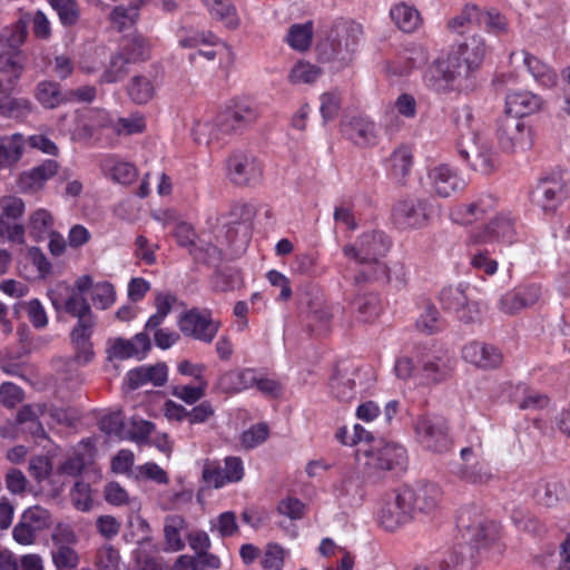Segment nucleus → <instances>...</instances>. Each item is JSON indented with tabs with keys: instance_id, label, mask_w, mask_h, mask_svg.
<instances>
[{
	"instance_id": "nucleus-1",
	"label": "nucleus",
	"mask_w": 570,
	"mask_h": 570,
	"mask_svg": "<svg viewBox=\"0 0 570 570\" xmlns=\"http://www.w3.org/2000/svg\"><path fill=\"white\" fill-rule=\"evenodd\" d=\"M487 52L484 40L471 36L461 42L445 59H438L426 70L425 83L435 91L450 87L458 90L474 88L472 73L480 67Z\"/></svg>"
},
{
	"instance_id": "nucleus-2",
	"label": "nucleus",
	"mask_w": 570,
	"mask_h": 570,
	"mask_svg": "<svg viewBox=\"0 0 570 570\" xmlns=\"http://www.w3.org/2000/svg\"><path fill=\"white\" fill-rule=\"evenodd\" d=\"M259 118L258 109L247 101H235L210 119L195 122L193 135L198 144H210L239 132Z\"/></svg>"
},
{
	"instance_id": "nucleus-3",
	"label": "nucleus",
	"mask_w": 570,
	"mask_h": 570,
	"mask_svg": "<svg viewBox=\"0 0 570 570\" xmlns=\"http://www.w3.org/2000/svg\"><path fill=\"white\" fill-rule=\"evenodd\" d=\"M361 36L360 23L348 19H337L318 45L321 59L333 63L336 70L347 67L354 58Z\"/></svg>"
},
{
	"instance_id": "nucleus-4",
	"label": "nucleus",
	"mask_w": 570,
	"mask_h": 570,
	"mask_svg": "<svg viewBox=\"0 0 570 570\" xmlns=\"http://www.w3.org/2000/svg\"><path fill=\"white\" fill-rule=\"evenodd\" d=\"M456 147L459 155L473 170L488 175L495 169L498 154L483 131H462Z\"/></svg>"
},
{
	"instance_id": "nucleus-5",
	"label": "nucleus",
	"mask_w": 570,
	"mask_h": 570,
	"mask_svg": "<svg viewBox=\"0 0 570 570\" xmlns=\"http://www.w3.org/2000/svg\"><path fill=\"white\" fill-rule=\"evenodd\" d=\"M434 207L430 199L416 195H406L395 202L392 208V222L402 230L422 229L433 217Z\"/></svg>"
},
{
	"instance_id": "nucleus-6",
	"label": "nucleus",
	"mask_w": 570,
	"mask_h": 570,
	"mask_svg": "<svg viewBox=\"0 0 570 570\" xmlns=\"http://www.w3.org/2000/svg\"><path fill=\"white\" fill-rule=\"evenodd\" d=\"M357 460L370 473H377L402 466L406 462V451L392 442L365 443L357 449Z\"/></svg>"
},
{
	"instance_id": "nucleus-7",
	"label": "nucleus",
	"mask_w": 570,
	"mask_h": 570,
	"mask_svg": "<svg viewBox=\"0 0 570 570\" xmlns=\"http://www.w3.org/2000/svg\"><path fill=\"white\" fill-rule=\"evenodd\" d=\"M497 138L503 151L521 153L533 144L532 130L521 118L504 115L498 121Z\"/></svg>"
},
{
	"instance_id": "nucleus-8",
	"label": "nucleus",
	"mask_w": 570,
	"mask_h": 570,
	"mask_svg": "<svg viewBox=\"0 0 570 570\" xmlns=\"http://www.w3.org/2000/svg\"><path fill=\"white\" fill-rule=\"evenodd\" d=\"M570 196V185L558 174L541 178L531 193L534 206L553 214Z\"/></svg>"
},
{
	"instance_id": "nucleus-9",
	"label": "nucleus",
	"mask_w": 570,
	"mask_h": 570,
	"mask_svg": "<svg viewBox=\"0 0 570 570\" xmlns=\"http://www.w3.org/2000/svg\"><path fill=\"white\" fill-rule=\"evenodd\" d=\"M177 325L185 336L207 344L214 341L220 328V322L214 318L208 309L199 308H191L183 313Z\"/></svg>"
},
{
	"instance_id": "nucleus-10",
	"label": "nucleus",
	"mask_w": 570,
	"mask_h": 570,
	"mask_svg": "<svg viewBox=\"0 0 570 570\" xmlns=\"http://www.w3.org/2000/svg\"><path fill=\"white\" fill-rule=\"evenodd\" d=\"M414 432L420 444L435 453L451 448L448 423L439 416L422 415L414 423Z\"/></svg>"
},
{
	"instance_id": "nucleus-11",
	"label": "nucleus",
	"mask_w": 570,
	"mask_h": 570,
	"mask_svg": "<svg viewBox=\"0 0 570 570\" xmlns=\"http://www.w3.org/2000/svg\"><path fill=\"white\" fill-rule=\"evenodd\" d=\"M379 523L387 531H395L413 519L410 497L403 488L386 494L377 514Z\"/></svg>"
},
{
	"instance_id": "nucleus-12",
	"label": "nucleus",
	"mask_w": 570,
	"mask_h": 570,
	"mask_svg": "<svg viewBox=\"0 0 570 570\" xmlns=\"http://www.w3.org/2000/svg\"><path fill=\"white\" fill-rule=\"evenodd\" d=\"M515 240L514 219L508 213H501L483 228L470 233L473 245H510Z\"/></svg>"
},
{
	"instance_id": "nucleus-13",
	"label": "nucleus",
	"mask_w": 570,
	"mask_h": 570,
	"mask_svg": "<svg viewBox=\"0 0 570 570\" xmlns=\"http://www.w3.org/2000/svg\"><path fill=\"white\" fill-rule=\"evenodd\" d=\"M466 284H456L443 287L439 298L444 309L455 313L458 320L471 324L479 320L480 309L476 302L469 298Z\"/></svg>"
},
{
	"instance_id": "nucleus-14",
	"label": "nucleus",
	"mask_w": 570,
	"mask_h": 570,
	"mask_svg": "<svg viewBox=\"0 0 570 570\" xmlns=\"http://www.w3.org/2000/svg\"><path fill=\"white\" fill-rule=\"evenodd\" d=\"M421 185L429 193L441 198L451 197L465 187L459 173L446 164L430 167L425 177L421 179Z\"/></svg>"
},
{
	"instance_id": "nucleus-15",
	"label": "nucleus",
	"mask_w": 570,
	"mask_h": 570,
	"mask_svg": "<svg viewBox=\"0 0 570 570\" xmlns=\"http://www.w3.org/2000/svg\"><path fill=\"white\" fill-rule=\"evenodd\" d=\"M390 238L383 232H367L362 234L354 245L348 244L343 247L346 257L356 263H367L383 257L390 249Z\"/></svg>"
},
{
	"instance_id": "nucleus-16",
	"label": "nucleus",
	"mask_w": 570,
	"mask_h": 570,
	"mask_svg": "<svg viewBox=\"0 0 570 570\" xmlns=\"http://www.w3.org/2000/svg\"><path fill=\"white\" fill-rule=\"evenodd\" d=\"M226 176L237 186H252L262 178V167L257 159L245 151H234L226 160Z\"/></svg>"
},
{
	"instance_id": "nucleus-17",
	"label": "nucleus",
	"mask_w": 570,
	"mask_h": 570,
	"mask_svg": "<svg viewBox=\"0 0 570 570\" xmlns=\"http://www.w3.org/2000/svg\"><path fill=\"white\" fill-rule=\"evenodd\" d=\"M542 291L538 284H525L502 294L497 303L501 314L514 316L523 309L535 305L541 298Z\"/></svg>"
},
{
	"instance_id": "nucleus-18",
	"label": "nucleus",
	"mask_w": 570,
	"mask_h": 570,
	"mask_svg": "<svg viewBox=\"0 0 570 570\" xmlns=\"http://www.w3.org/2000/svg\"><path fill=\"white\" fill-rule=\"evenodd\" d=\"M224 463V466L216 462L205 463L203 480L208 487L219 489L227 483H236L243 480L245 470L240 458L227 456Z\"/></svg>"
},
{
	"instance_id": "nucleus-19",
	"label": "nucleus",
	"mask_w": 570,
	"mask_h": 570,
	"mask_svg": "<svg viewBox=\"0 0 570 570\" xmlns=\"http://www.w3.org/2000/svg\"><path fill=\"white\" fill-rule=\"evenodd\" d=\"M456 525L468 543L480 544L489 537L490 528L476 507H463L456 518Z\"/></svg>"
},
{
	"instance_id": "nucleus-20",
	"label": "nucleus",
	"mask_w": 570,
	"mask_h": 570,
	"mask_svg": "<svg viewBox=\"0 0 570 570\" xmlns=\"http://www.w3.org/2000/svg\"><path fill=\"white\" fill-rule=\"evenodd\" d=\"M24 70V57L21 50L0 51V94L10 95Z\"/></svg>"
},
{
	"instance_id": "nucleus-21",
	"label": "nucleus",
	"mask_w": 570,
	"mask_h": 570,
	"mask_svg": "<svg viewBox=\"0 0 570 570\" xmlns=\"http://www.w3.org/2000/svg\"><path fill=\"white\" fill-rule=\"evenodd\" d=\"M405 494L410 497V507L412 514L420 512L430 514L436 511L442 500V490L433 483L420 484L416 488H403Z\"/></svg>"
},
{
	"instance_id": "nucleus-22",
	"label": "nucleus",
	"mask_w": 570,
	"mask_h": 570,
	"mask_svg": "<svg viewBox=\"0 0 570 570\" xmlns=\"http://www.w3.org/2000/svg\"><path fill=\"white\" fill-rule=\"evenodd\" d=\"M361 264L364 265V268L355 276L357 283L365 281H376L381 283L395 281L399 284L405 283L406 274L403 265L399 263H393L389 266L377 257L376 261Z\"/></svg>"
},
{
	"instance_id": "nucleus-23",
	"label": "nucleus",
	"mask_w": 570,
	"mask_h": 570,
	"mask_svg": "<svg viewBox=\"0 0 570 570\" xmlns=\"http://www.w3.org/2000/svg\"><path fill=\"white\" fill-rule=\"evenodd\" d=\"M465 362L481 370H493L500 366L503 356L500 350L483 342H470L462 350Z\"/></svg>"
},
{
	"instance_id": "nucleus-24",
	"label": "nucleus",
	"mask_w": 570,
	"mask_h": 570,
	"mask_svg": "<svg viewBox=\"0 0 570 570\" xmlns=\"http://www.w3.org/2000/svg\"><path fill=\"white\" fill-rule=\"evenodd\" d=\"M532 498L539 507L553 508L558 503L570 500V480H540L534 483Z\"/></svg>"
},
{
	"instance_id": "nucleus-25",
	"label": "nucleus",
	"mask_w": 570,
	"mask_h": 570,
	"mask_svg": "<svg viewBox=\"0 0 570 570\" xmlns=\"http://www.w3.org/2000/svg\"><path fill=\"white\" fill-rule=\"evenodd\" d=\"M342 130L348 140L361 148L372 147L379 141L377 128L367 117H352L343 124Z\"/></svg>"
},
{
	"instance_id": "nucleus-26",
	"label": "nucleus",
	"mask_w": 570,
	"mask_h": 570,
	"mask_svg": "<svg viewBox=\"0 0 570 570\" xmlns=\"http://www.w3.org/2000/svg\"><path fill=\"white\" fill-rule=\"evenodd\" d=\"M97 324L75 325L70 332V342L73 348L72 361L78 366L89 364L94 356L91 337Z\"/></svg>"
},
{
	"instance_id": "nucleus-27",
	"label": "nucleus",
	"mask_w": 570,
	"mask_h": 570,
	"mask_svg": "<svg viewBox=\"0 0 570 570\" xmlns=\"http://www.w3.org/2000/svg\"><path fill=\"white\" fill-rule=\"evenodd\" d=\"M150 348V340L147 334L138 333L132 340L121 337L109 338L107 342V354L109 360H126L137 356Z\"/></svg>"
},
{
	"instance_id": "nucleus-28",
	"label": "nucleus",
	"mask_w": 570,
	"mask_h": 570,
	"mask_svg": "<svg viewBox=\"0 0 570 570\" xmlns=\"http://www.w3.org/2000/svg\"><path fill=\"white\" fill-rule=\"evenodd\" d=\"M495 205L497 200L493 196L482 195L472 203L458 206L452 213V218L455 223L472 225L483 219L495 208Z\"/></svg>"
},
{
	"instance_id": "nucleus-29",
	"label": "nucleus",
	"mask_w": 570,
	"mask_h": 570,
	"mask_svg": "<svg viewBox=\"0 0 570 570\" xmlns=\"http://www.w3.org/2000/svg\"><path fill=\"white\" fill-rule=\"evenodd\" d=\"M164 542L165 551L178 552L185 548V538L187 539L188 523L179 514H168L164 519Z\"/></svg>"
},
{
	"instance_id": "nucleus-30",
	"label": "nucleus",
	"mask_w": 570,
	"mask_h": 570,
	"mask_svg": "<svg viewBox=\"0 0 570 570\" xmlns=\"http://www.w3.org/2000/svg\"><path fill=\"white\" fill-rule=\"evenodd\" d=\"M510 61L515 66L524 65L531 76L544 87H553L557 83V73L553 69L525 51L512 52Z\"/></svg>"
},
{
	"instance_id": "nucleus-31",
	"label": "nucleus",
	"mask_w": 570,
	"mask_h": 570,
	"mask_svg": "<svg viewBox=\"0 0 570 570\" xmlns=\"http://www.w3.org/2000/svg\"><path fill=\"white\" fill-rule=\"evenodd\" d=\"M542 100L528 90L510 91L505 97V114L519 117L531 115L541 108Z\"/></svg>"
},
{
	"instance_id": "nucleus-32",
	"label": "nucleus",
	"mask_w": 570,
	"mask_h": 570,
	"mask_svg": "<svg viewBox=\"0 0 570 570\" xmlns=\"http://www.w3.org/2000/svg\"><path fill=\"white\" fill-rule=\"evenodd\" d=\"M157 87V75L148 71L134 76L127 85V92L134 102L142 105L154 98Z\"/></svg>"
},
{
	"instance_id": "nucleus-33",
	"label": "nucleus",
	"mask_w": 570,
	"mask_h": 570,
	"mask_svg": "<svg viewBox=\"0 0 570 570\" xmlns=\"http://www.w3.org/2000/svg\"><path fill=\"white\" fill-rule=\"evenodd\" d=\"M167 381V366L165 363H157L153 366H140L127 374V383L131 390H136L147 383L161 386Z\"/></svg>"
},
{
	"instance_id": "nucleus-34",
	"label": "nucleus",
	"mask_w": 570,
	"mask_h": 570,
	"mask_svg": "<svg viewBox=\"0 0 570 570\" xmlns=\"http://www.w3.org/2000/svg\"><path fill=\"white\" fill-rule=\"evenodd\" d=\"M454 361L446 354L429 356L422 360L421 374L428 383H440L450 377Z\"/></svg>"
},
{
	"instance_id": "nucleus-35",
	"label": "nucleus",
	"mask_w": 570,
	"mask_h": 570,
	"mask_svg": "<svg viewBox=\"0 0 570 570\" xmlns=\"http://www.w3.org/2000/svg\"><path fill=\"white\" fill-rule=\"evenodd\" d=\"M33 97L45 109H56L68 102L66 92L52 80L39 81L33 89Z\"/></svg>"
},
{
	"instance_id": "nucleus-36",
	"label": "nucleus",
	"mask_w": 570,
	"mask_h": 570,
	"mask_svg": "<svg viewBox=\"0 0 570 570\" xmlns=\"http://www.w3.org/2000/svg\"><path fill=\"white\" fill-rule=\"evenodd\" d=\"M95 446L90 439L81 441L73 454L68 458L59 468L58 472L70 476H77L83 466L94 458Z\"/></svg>"
},
{
	"instance_id": "nucleus-37",
	"label": "nucleus",
	"mask_w": 570,
	"mask_h": 570,
	"mask_svg": "<svg viewBox=\"0 0 570 570\" xmlns=\"http://www.w3.org/2000/svg\"><path fill=\"white\" fill-rule=\"evenodd\" d=\"M31 21L29 12L19 11L18 19L10 26L0 30V41L6 42L10 49H18L28 38V26Z\"/></svg>"
},
{
	"instance_id": "nucleus-38",
	"label": "nucleus",
	"mask_w": 570,
	"mask_h": 570,
	"mask_svg": "<svg viewBox=\"0 0 570 570\" xmlns=\"http://www.w3.org/2000/svg\"><path fill=\"white\" fill-rule=\"evenodd\" d=\"M212 17L220 21L227 29L240 27V17L230 0H203Z\"/></svg>"
},
{
	"instance_id": "nucleus-39",
	"label": "nucleus",
	"mask_w": 570,
	"mask_h": 570,
	"mask_svg": "<svg viewBox=\"0 0 570 570\" xmlns=\"http://www.w3.org/2000/svg\"><path fill=\"white\" fill-rule=\"evenodd\" d=\"M256 382V372L250 368L229 371L220 376L219 387L226 393H238L253 387Z\"/></svg>"
},
{
	"instance_id": "nucleus-40",
	"label": "nucleus",
	"mask_w": 570,
	"mask_h": 570,
	"mask_svg": "<svg viewBox=\"0 0 570 570\" xmlns=\"http://www.w3.org/2000/svg\"><path fill=\"white\" fill-rule=\"evenodd\" d=\"M453 474L462 482L472 485H484L493 479L491 470L483 463L459 464Z\"/></svg>"
},
{
	"instance_id": "nucleus-41",
	"label": "nucleus",
	"mask_w": 570,
	"mask_h": 570,
	"mask_svg": "<svg viewBox=\"0 0 570 570\" xmlns=\"http://www.w3.org/2000/svg\"><path fill=\"white\" fill-rule=\"evenodd\" d=\"M63 309L66 313L77 318L76 325L97 324V317L83 295L72 292L65 301Z\"/></svg>"
},
{
	"instance_id": "nucleus-42",
	"label": "nucleus",
	"mask_w": 570,
	"mask_h": 570,
	"mask_svg": "<svg viewBox=\"0 0 570 570\" xmlns=\"http://www.w3.org/2000/svg\"><path fill=\"white\" fill-rule=\"evenodd\" d=\"M24 137L21 134L4 136L0 139V168L17 164L23 153Z\"/></svg>"
},
{
	"instance_id": "nucleus-43",
	"label": "nucleus",
	"mask_w": 570,
	"mask_h": 570,
	"mask_svg": "<svg viewBox=\"0 0 570 570\" xmlns=\"http://www.w3.org/2000/svg\"><path fill=\"white\" fill-rule=\"evenodd\" d=\"M395 26L404 32L415 31L422 23L420 12L406 3H397L390 11Z\"/></svg>"
},
{
	"instance_id": "nucleus-44",
	"label": "nucleus",
	"mask_w": 570,
	"mask_h": 570,
	"mask_svg": "<svg viewBox=\"0 0 570 570\" xmlns=\"http://www.w3.org/2000/svg\"><path fill=\"white\" fill-rule=\"evenodd\" d=\"M101 168L107 176L119 184H130L137 177L134 165L108 156L101 163Z\"/></svg>"
},
{
	"instance_id": "nucleus-45",
	"label": "nucleus",
	"mask_w": 570,
	"mask_h": 570,
	"mask_svg": "<svg viewBox=\"0 0 570 570\" xmlns=\"http://www.w3.org/2000/svg\"><path fill=\"white\" fill-rule=\"evenodd\" d=\"M100 126L111 127L119 136H131L145 131L146 120L142 115L136 114L128 117L117 118L116 120L110 118L106 120L104 119L100 122Z\"/></svg>"
},
{
	"instance_id": "nucleus-46",
	"label": "nucleus",
	"mask_w": 570,
	"mask_h": 570,
	"mask_svg": "<svg viewBox=\"0 0 570 570\" xmlns=\"http://www.w3.org/2000/svg\"><path fill=\"white\" fill-rule=\"evenodd\" d=\"M390 161L391 174L393 178L400 185H404L413 165V156L411 149L406 146H400L391 155Z\"/></svg>"
},
{
	"instance_id": "nucleus-47",
	"label": "nucleus",
	"mask_w": 570,
	"mask_h": 570,
	"mask_svg": "<svg viewBox=\"0 0 570 570\" xmlns=\"http://www.w3.org/2000/svg\"><path fill=\"white\" fill-rule=\"evenodd\" d=\"M357 317L363 323H372L382 313V303L376 294H364L354 302Z\"/></svg>"
},
{
	"instance_id": "nucleus-48",
	"label": "nucleus",
	"mask_w": 570,
	"mask_h": 570,
	"mask_svg": "<svg viewBox=\"0 0 570 570\" xmlns=\"http://www.w3.org/2000/svg\"><path fill=\"white\" fill-rule=\"evenodd\" d=\"M4 95L0 98V115L7 118L24 119L32 109V102L27 98H12Z\"/></svg>"
},
{
	"instance_id": "nucleus-49",
	"label": "nucleus",
	"mask_w": 570,
	"mask_h": 570,
	"mask_svg": "<svg viewBox=\"0 0 570 570\" xmlns=\"http://www.w3.org/2000/svg\"><path fill=\"white\" fill-rule=\"evenodd\" d=\"M313 23L311 21L291 26L286 42L297 51H305L312 45Z\"/></svg>"
},
{
	"instance_id": "nucleus-50",
	"label": "nucleus",
	"mask_w": 570,
	"mask_h": 570,
	"mask_svg": "<svg viewBox=\"0 0 570 570\" xmlns=\"http://www.w3.org/2000/svg\"><path fill=\"white\" fill-rule=\"evenodd\" d=\"M322 75V69L308 61H298L292 68L288 79L293 85L314 83Z\"/></svg>"
},
{
	"instance_id": "nucleus-51",
	"label": "nucleus",
	"mask_w": 570,
	"mask_h": 570,
	"mask_svg": "<svg viewBox=\"0 0 570 570\" xmlns=\"http://www.w3.org/2000/svg\"><path fill=\"white\" fill-rule=\"evenodd\" d=\"M24 212V203L12 195L0 197V226L8 225L19 219Z\"/></svg>"
},
{
	"instance_id": "nucleus-52",
	"label": "nucleus",
	"mask_w": 570,
	"mask_h": 570,
	"mask_svg": "<svg viewBox=\"0 0 570 570\" xmlns=\"http://www.w3.org/2000/svg\"><path fill=\"white\" fill-rule=\"evenodd\" d=\"M129 63H131V61L122 51L112 55L101 76V80L108 83L121 80L128 72Z\"/></svg>"
},
{
	"instance_id": "nucleus-53",
	"label": "nucleus",
	"mask_w": 570,
	"mask_h": 570,
	"mask_svg": "<svg viewBox=\"0 0 570 570\" xmlns=\"http://www.w3.org/2000/svg\"><path fill=\"white\" fill-rule=\"evenodd\" d=\"M330 389L333 396L343 402L354 399L356 394L355 380L346 373L335 374L331 379Z\"/></svg>"
},
{
	"instance_id": "nucleus-54",
	"label": "nucleus",
	"mask_w": 570,
	"mask_h": 570,
	"mask_svg": "<svg viewBox=\"0 0 570 570\" xmlns=\"http://www.w3.org/2000/svg\"><path fill=\"white\" fill-rule=\"evenodd\" d=\"M151 50L150 42L140 35H134L122 49V52L131 62L144 61L149 58Z\"/></svg>"
},
{
	"instance_id": "nucleus-55",
	"label": "nucleus",
	"mask_w": 570,
	"mask_h": 570,
	"mask_svg": "<svg viewBox=\"0 0 570 570\" xmlns=\"http://www.w3.org/2000/svg\"><path fill=\"white\" fill-rule=\"evenodd\" d=\"M469 265L472 269L483 273L487 276H493L499 269V263L490 256V253L487 249H475L470 252Z\"/></svg>"
},
{
	"instance_id": "nucleus-56",
	"label": "nucleus",
	"mask_w": 570,
	"mask_h": 570,
	"mask_svg": "<svg viewBox=\"0 0 570 570\" xmlns=\"http://www.w3.org/2000/svg\"><path fill=\"white\" fill-rule=\"evenodd\" d=\"M63 26H73L79 21L80 9L76 0H49Z\"/></svg>"
},
{
	"instance_id": "nucleus-57",
	"label": "nucleus",
	"mask_w": 570,
	"mask_h": 570,
	"mask_svg": "<svg viewBox=\"0 0 570 570\" xmlns=\"http://www.w3.org/2000/svg\"><path fill=\"white\" fill-rule=\"evenodd\" d=\"M116 299V289L111 283L100 282L92 287L91 301L97 308L108 309L115 304Z\"/></svg>"
},
{
	"instance_id": "nucleus-58",
	"label": "nucleus",
	"mask_w": 570,
	"mask_h": 570,
	"mask_svg": "<svg viewBox=\"0 0 570 570\" xmlns=\"http://www.w3.org/2000/svg\"><path fill=\"white\" fill-rule=\"evenodd\" d=\"M30 233L36 238H41L46 234L52 233L53 217L47 209H37L29 217Z\"/></svg>"
},
{
	"instance_id": "nucleus-59",
	"label": "nucleus",
	"mask_w": 570,
	"mask_h": 570,
	"mask_svg": "<svg viewBox=\"0 0 570 570\" xmlns=\"http://www.w3.org/2000/svg\"><path fill=\"white\" fill-rule=\"evenodd\" d=\"M21 519L27 522L36 532L43 531L51 525L50 511L40 505L28 508L22 513Z\"/></svg>"
},
{
	"instance_id": "nucleus-60",
	"label": "nucleus",
	"mask_w": 570,
	"mask_h": 570,
	"mask_svg": "<svg viewBox=\"0 0 570 570\" xmlns=\"http://www.w3.org/2000/svg\"><path fill=\"white\" fill-rule=\"evenodd\" d=\"M287 551L278 543L269 542L265 547L261 566L264 570H282Z\"/></svg>"
},
{
	"instance_id": "nucleus-61",
	"label": "nucleus",
	"mask_w": 570,
	"mask_h": 570,
	"mask_svg": "<svg viewBox=\"0 0 570 570\" xmlns=\"http://www.w3.org/2000/svg\"><path fill=\"white\" fill-rule=\"evenodd\" d=\"M213 40L214 41L212 42L202 43V47L197 49V52L190 56V60H195L198 56L205 58L208 61H213L217 58H222V56L225 53H233L230 47L226 42L218 39L214 33Z\"/></svg>"
},
{
	"instance_id": "nucleus-62",
	"label": "nucleus",
	"mask_w": 570,
	"mask_h": 570,
	"mask_svg": "<svg viewBox=\"0 0 570 570\" xmlns=\"http://www.w3.org/2000/svg\"><path fill=\"white\" fill-rule=\"evenodd\" d=\"M416 328L424 334H434L442 328L440 313L434 305H426L416 320Z\"/></svg>"
},
{
	"instance_id": "nucleus-63",
	"label": "nucleus",
	"mask_w": 570,
	"mask_h": 570,
	"mask_svg": "<svg viewBox=\"0 0 570 570\" xmlns=\"http://www.w3.org/2000/svg\"><path fill=\"white\" fill-rule=\"evenodd\" d=\"M207 381L197 382V385H176L171 390V394L185 402L186 404H195L205 396Z\"/></svg>"
},
{
	"instance_id": "nucleus-64",
	"label": "nucleus",
	"mask_w": 570,
	"mask_h": 570,
	"mask_svg": "<svg viewBox=\"0 0 570 570\" xmlns=\"http://www.w3.org/2000/svg\"><path fill=\"white\" fill-rule=\"evenodd\" d=\"M119 551L111 544H102L96 553L95 564L98 570H119Z\"/></svg>"
}]
</instances>
